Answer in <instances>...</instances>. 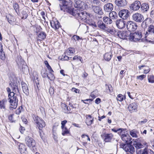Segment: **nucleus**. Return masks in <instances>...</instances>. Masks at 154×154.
<instances>
[{
  "instance_id": "1",
  "label": "nucleus",
  "mask_w": 154,
  "mask_h": 154,
  "mask_svg": "<svg viewBox=\"0 0 154 154\" xmlns=\"http://www.w3.org/2000/svg\"><path fill=\"white\" fill-rule=\"evenodd\" d=\"M10 85L11 87L12 90L13 91L11 92V89L9 88H6V90L8 93L9 102L10 104V108L12 109L16 108L17 106L18 99L15 95L14 92H16L17 91H19L18 88L17 84L16 82H11L10 83Z\"/></svg>"
},
{
  "instance_id": "2",
  "label": "nucleus",
  "mask_w": 154,
  "mask_h": 154,
  "mask_svg": "<svg viewBox=\"0 0 154 154\" xmlns=\"http://www.w3.org/2000/svg\"><path fill=\"white\" fill-rule=\"evenodd\" d=\"M125 130L124 129L121 130V132L120 134L121 136L122 140L126 143L131 144L132 143L131 141V138L129 134L127 133H125Z\"/></svg>"
},
{
  "instance_id": "3",
  "label": "nucleus",
  "mask_w": 154,
  "mask_h": 154,
  "mask_svg": "<svg viewBox=\"0 0 154 154\" xmlns=\"http://www.w3.org/2000/svg\"><path fill=\"white\" fill-rule=\"evenodd\" d=\"M90 14L86 12H84L79 10V12L77 13L76 16L79 17V18L85 22H88L90 18Z\"/></svg>"
},
{
  "instance_id": "4",
  "label": "nucleus",
  "mask_w": 154,
  "mask_h": 154,
  "mask_svg": "<svg viewBox=\"0 0 154 154\" xmlns=\"http://www.w3.org/2000/svg\"><path fill=\"white\" fill-rule=\"evenodd\" d=\"M34 122L40 131L45 126V123L44 121L37 116H34L33 117Z\"/></svg>"
},
{
  "instance_id": "5",
  "label": "nucleus",
  "mask_w": 154,
  "mask_h": 154,
  "mask_svg": "<svg viewBox=\"0 0 154 154\" xmlns=\"http://www.w3.org/2000/svg\"><path fill=\"white\" fill-rule=\"evenodd\" d=\"M142 36L140 31H138L134 33H131L129 39L131 41L137 42L140 40Z\"/></svg>"
},
{
  "instance_id": "6",
  "label": "nucleus",
  "mask_w": 154,
  "mask_h": 154,
  "mask_svg": "<svg viewBox=\"0 0 154 154\" xmlns=\"http://www.w3.org/2000/svg\"><path fill=\"white\" fill-rule=\"evenodd\" d=\"M98 27L101 29L110 33H114L115 31L113 28H109L107 27L103 22L100 21L98 23Z\"/></svg>"
},
{
  "instance_id": "7",
  "label": "nucleus",
  "mask_w": 154,
  "mask_h": 154,
  "mask_svg": "<svg viewBox=\"0 0 154 154\" xmlns=\"http://www.w3.org/2000/svg\"><path fill=\"white\" fill-rule=\"evenodd\" d=\"M59 6L61 10L65 12L66 9L71 7V3L69 1L61 0L59 2Z\"/></svg>"
},
{
  "instance_id": "8",
  "label": "nucleus",
  "mask_w": 154,
  "mask_h": 154,
  "mask_svg": "<svg viewBox=\"0 0 154 154\" xmlns=\"http://www.w3.org/2000/svg\"><path fill=\"white\" fill-rule=\"evenodd\" d=\"M25 142L26 145L28 147L31 148H32L33 151H35L34 148L35 147V141L32 138L28 136L26 138Z\"/></svg>"
},
{
  "instance_id": "9",
  "label": "nucleus",
  "mask_w": 154,
  "mask_h": 154,
  "mask_svg": "<svg viewBox=\"0 0 154 154\" xmlns=\"http://www.w3.org/2000/svg\"><path fill=\"white\" fill-rule=\"evenodd\" d=\"M127 29L129 31H134L137 28V26L136 23L131 21H128L126 24Z\"/></svg>"
},
{
  "instance_id": "10",
  "label": "nucleus",
  "mask_w": 154,
  "mask_h": 154,
  "mask_svg": "<svg viewBox=\"0 0 154 154\" xmlns=\"http://www.w3.org/2000/svg\"><path fill=\"white\" fill-rule=\"evenodd\" d=\"M121 147H122L128 154L129 153L133 154L135 152L134 147L131 145L128 144L126 145L124 144L121 145Z\"/></svg>"
},
{
  "instance_id": "11",
  "label": "nucleus",
  "mask_w": 154,
  "mask_h": 154,
  "mask_svg": "<svg viewBox=\"0 0 154 154\" xmlns=\"http://www.w3.org/2000/svg\"><path fill=\"white\" fill-rule=\"evenodd\" d=\"M129 11L127 9H122L119 12V17L123 20L127 19L129 17Z\"/></svg>"
},
{
  "instance_id": "12",
  "label": "nucleus",
  "mask_w": 154,
  "mask_h": 154,
  "mask_svg": "<svg viewBox=\"0 0 154 154\" xmlns=\"http://www.w3.org/2000/svg\"><path fill=\"white\" fill-rule=\"evenodd\" d=\"M132 17L134 21L138 23L141 22L144 19L143 15L138 13L134 14L132 15Z\"/></svg>"
},
{
  "instance_id": "13",
  "label": "nucleus",
  "mask_w": 154,
  "mask_h": 154,
  "mask_svg": "<svg viewBox=\"0 0 154 154\" xmlns=\"http://www.w3.org/2000/svg\"><path fill=\"white\" fill-rule=\"evenodd\" d=\"M116 24L118 28L122 29L125 27L126 22L122 19H118L116 21Z\"/></svg>"
},
{
  "instance_id": "14",
  "label": "nucleus",
  "mask_w": 154,
  "mask_h": 154,
  "mask_svg": "<svg viewBox=\"0 0 154 154\" xmlns=\"http://www.w3.org/2000/svg\"><path fill=\"white\" fill-rule=\"evenodd\" d=\"M141 5L140 2L139 1H136L130 5V8L132 10L137 11L140 8Z\"/></svg>"
},
{
  "instance_id": "15",
  "label": "nucleus",
  "mask_w": 154,
  "mask_h": 154,
  "mask_svg": "<svg viewBox=\"0 0 154 154\" xmlns=\"http://www.w3.org/2000/svg\"><path fill=\"white\" fill-rule=\"evenodd\" d=\"M50 23L51 27L55 30L58 29L60 27V23L58 20L55 18L53 19Z\"/></svg>"
},
{
  "instance_id": "16",
  "label": "nucleus",
  "mask_w": 154,
  "mask_h": 154,
  "mask_svg": "<svg viewBox=\"0 0 154 154\" xmlns=\"http://www.w3.org/2000/svg\"><path fill=\"white\" fill-rule=\"evenodd\" d=\"M137 105L135 103H133L130 104L128 107L129 111L131 112H136L137 110Z\"/></svg>"
},
{
  "instance_id": "17",
  "label": "nucleus",
  "mask_w": 154,
  "mask_h": 154,
  "mask_svg": "<svg viewBox=\"0 0 154 154\" xmlns=\"http://www.w3.org/2000/svg\"><path fill=\"white\" fill-rule=\"evenodd\" d=\"M113 8V5L111 3H108L106 4L103 7L104 11L107 12H110L111 11Z\"/></svg>"
},
{
  "instance_id": "18",
  "label": "nucleus",
  "mask_w": 154,
  "mask_h": 154,
  "mask_svg": "<svg viewBox=\"0 0 154 154\" xmlns=\"http://www.w3.org/2000/svg\"><path fill=\"white\" fill-rule=\"evenodd\" d=\"M118 36L120 38L124 39L128 36L129 34L127 31H122L118 32Z\"/></svg>"
},
{
  "instance_id": "19",
  "label": "nucleus",
  "mask_w": 154,
  "mask_h": 154,
  "mask_svg": "<svg viewBox=\"0 0 154 154\" xmlns=\"http://www.w3.org/2000/svg\"><path fill=\"white\" fill-rule=\"evenodd\" d=\"M19 149L21 154H27L26 146L23 143H20L19 145Z\"/></svg>"
},
{
  "instance_id": "20",
  "label": "nucleus",
  "mask_w": 154,
  "mask_h": 154,
  "mask_svg": "<svg viewBox=\"0 0 154 154\" xmlns=\"http://www.w3.org/2000/svg\"><path fill=\"white\" fill-rule=\"evenodd\" d=\"M92 8L95 13L100 15L103 14L102 10L100 7L98 6L93 5Z\"/></svg>"
},
{
  "instance_id": "21",
  "label": "nucleus",
  "mask_w": 154,
  "mask_h": 154,
  "mask_svg": "<svg viewBox=\"0 0 154 154\" xmlns=\"http://www.w3.org/2000/svg\"><path fill=\"white\" fill-rule=\"evenodd\" d=\"M115 2L119 7H124L127 5L126 0H115Z\"/></svg>"
},
{
  "instance_id": "22",
  "label": "nucleus",
  "mask_w": 154,
  "mask_h": 154,
  "mask_svg": "<svg viewBox=\"0 0 154 154\" xmlns=\"http://www.w3.org/2000/svg\"><path fill=\"white\" fill-rule=\"evenodd\" d=\"M65 11L69 13V14L72 15H73L76 16L77 12L78 13L79 12V9H76L74 10L73 8H71L70 7L68 8H67L66 9Z\"/></svg>"
},
{
  "instance_id": "23",
  "label": "nucleus",
  "mask_w": 154,
  "mask_h": 154,
  "mask_svg": "<svg viewBox=\"0 0 154 154\" xmlns=\"http://www.w3.org/2000/svg\"><path fill=\"white\" fill-rule=\"evenodd\" d=\"M113 137V135L111 133L105 134H104V140L105 142H110Z\"/></svg>"
},
{
  "instance_id": "24",
  "label": "nucleus",
  "mask_w": 154,
  "mask_h": 154,
  "mask_svg": "<svg viewBox=\"0 0 154 154\" xmlns=\"http://www.w3.org/2000/svg\"><path fill=\"white\" fill-rule=\"evenodd\" d=\"M151 23V19L149 18L146 19L142 23L141 26L144 29L149 26V25Z\"/></svg>"
},
{
  "instance_id": "25",
  "label": "nucleus",
  "mask_w": 154,
  "mask_h": 154,
  "mask_svg": "<svg viewBox=\"0 0 154 154\" xmlns=\"http://www.w3.org/2000/svg\"><path fill=\"white\" fill-rule=\"evenodd\" d=\"M145 38L147 41L150 42H154V32L148 34H145Z\"/></svg>"
},
{
  "instance_id": "26",
  "label": "nucleus",
  "mask_w": 154,
  "mask_h": 154,
  "mask_svg": "<svg viewBox=\"0 0 154 154\" xmlns=\"http://www.w3.org/2000/svg\"><path fill=\"white\" fill-rule=\"evenodd\" d=\"M22 87L23 91L24 93L26 95H29V93L28 88L27 85L24 82H22Z\"/></svg>"
},
{
  "instance_id": "27",
  "label": "nucleus",
  "mask_w": 154,
  "mask_h": 154,
  "mask_svg": "<svg viewBox=\"0 0 154 154\" xmlns=\"http://www.w3.org/2000/svg\"><path fill=\"white\" fill-rule=\"evenodd\" d=\"M84 2L80 0H75L74 6L76 8H81L83 6Z\"/></svg>"
},
{
  "instance_id": "28",
  "label": "nucleus",
  "mask_w": 154,
  "mask_h": 154,
  "mask_svg": "<svg viewBox=\"0 0 154 154\" xmlns=\"http://www.w3.org/2000/svg\"><path fill=\"white\" fill-rule=\"evenodd\" d=\"M154 32V26L151 25L147 28L145 34H148Z\"/></svg>"
},
{
  "instance_id": "29",
  "label": "nucleus",
  "mask_w": 154,
  "mask_h": 154,
  "mask_svg": "<svg viewBox=\"0 0 154 154\" xmlns=\"http://www.w3.org/2000/svg\"><path fill=\"white\" fill-rule=\"evenodd\" d=\"M103 20L104 22L107 24H110L112 22V21L110 18L106 16L103 17Z\"/></svg>"
},
{
  "instance_id": "30",
  "label": "nucleus",
  "mask_w": 154,
  "mask_h": 154,
  "mask_svg": "<svg viewBox=\"0 0 154 154\" xmlns=\"http://www.w3.org/2000/svg\"><path fill=\"white\" fill-rule=\"evenodd\" d=\"M112 55L110 53H107L104 55L105 60L107 61H109L111 58Z\"/></svg>"
},
{
  "instance_id": "31",
  "label": "nucleus",
  "mask_w": 154,
  "mask_h": 154,
  "mask_svg": "<svg viewBox=\"0 0 154 154\" xmlns=\"http://www.w3.org/2000/svg\"><path fill=\"white\" fill-rule=\"evenodd\" d=\"M75 51V49L74 48H70L65 52L66 54L67 55H70L71 54H74Z\"/></svg>"
},
{
  "instance_id": "32",
  "label": "nucleus",
  "mask_w": 154,
  "mask_h": 154,
  "mask_svg": "<svg viewBox=\"0 0 154 154\" xmlns=\"http://www.w3.org/2000/svg\"><path fill=\"white\" fill-rule=\"evenodd\" d=\"M46 35L45 33L44 32H40L38 35V39L39 40H41L45 39Z\"/></svg>"
},
{
  "instance_id": "33",
  "label": "nucleus",
  "mask_w": 154,
  "mask_h": 154,
  "mask_svg": "<svg viewBox=\"0 0 154 154\" xmlns=\"http://www.w3.org/2000/svg\"><path fill=\"white\" fill-rule=\"evenodd\" d=\"M149 9V5L146 3H143L141 5V9L143 11H147Z\"/></svg>"
},
{
  "instance_id": "34",
  "label": "nucleus",
  "mask_w": 154,
  "mask_h": 154,
  "mask_svg": "<svg viewBox=\"0 0 154 154\" xmlns=\"http://www.w3.org/2000/svg\"><path fill=\"white\" fill-rule=\"evenodd\" d=\"M109 14V17L112 19H115L117 17L116 12L114 11H111Z\"/></svg>"
},
{
  "instance_id": "35",
  "label": "nucleus",
  "mask_w": 154,
  "mask_h": 154,
  "mask_svg": "<svg viewBox=\"0 0 154 154\" xmlns=\"http://www.w3.org/2000/svg\"><path fill=\"white\" fill-rule=\"evenodd\" d=\"M134 145L136 148L137 149L141 148L143 146L141 143L138 142L136 141H135L134 142Z\"/></svg>"
},
{
  "instance_id": "36",
  "label": "nucleus",
  "mask_w": 154,
  "mask_h": 154,
  "mask_svg": "<svg viewBox=\"0 0 154 154\" xmlns=\"http://www.w3.org/2000/svg\"><path fill=\"white\" fill-rule=\"evenodd\" d=\"M91 2H87L86 3H84L83 5L84 7L86 9H87L88 8H91L93 5L91 4Z\"/></svg>"
},
{
  "instance_id": "37",
  "label": "nucleus",
  "mask_w": 154,
  "mask_h": 154,
  "mask_svg": "<svg viewBox=\"0 0 154 154\" xmlns=\"http://www.w3.org/2000/svg\"><path fill=\"white\" fill-rule=\"evenodd\" d=\"M0 59L3 61L5 60L6 55L4 51L0 52Z\"/></svg>"
},
{
  "instance_id": "38",
  "label": "nucleus",
  "mask_w": 154,
  "mask_h": 154,
  "mask_svg": "<svg viewBox=\"0 0 154 154\" xmlns=\"http://www.w3.org/2000/svg\"><path fill=\"white\" fill-rule=\"evenodd\" d=\"M7 101L6 100H3L2 101L0 100V109H5V103Z\"/></svg>"
},
{
  "instance_id": "39",
  "label": "nucleus",
  "mask_w": 154,
  "mask_h": 154,
  "mask_svg": "<svg viewBox=\"0 0 154 154\" xmlns=\"http://www.w3.org/2000/svg\"><path fill=\"white\" fill-rule=\"evenodd\" d=\"M94 118L89 119L86 117V123L88 125H90L93 123Z\"/></svg>"
},
{
  "instance_id": "40",
  "label": "nucleus",
  "mask_w": 154,
  "mask_h": 154,
  "mask_svg": "<svg viewBox=\"0 0 154 154\" xmlns=\"http://www.w3.org/2000/svg\"><path fill=\"white\" fill-rule=\"evenodd\" d=\"M62 129V134L63 136L69 133V131L66 127H64Z\"/></svg>"
},
{
  "instance_id": "41",
  "label": "nucleus",
  "mask_w": 154,
  "mask_h": 154,
  "mask_svg": "<svg viewBox=\"0 0 154 154\" xmlns=\"http://www.w3.org/2000/svg\"><path fill=\"white\" fill-rule=\"evenodd\" d=\"M148 82L151 83H154V76L153 75H149L148 76Z\"/></svg>"
},
{
  "instance_id": "42",
  "label": "nucleus",
  "mask_w": 154,
  "mask_h": 154,
  "mask_svg": "<svg viewBox=\"0 0 154 154\" xmlns=\"http://www.w3.org/2000/svg\"><path fill=\"white\" fill-rule=\"evenodd\" d=\"M53 72H49L47 75V77L50 80H53L54 79V76L53 74Z\"/></svg>"
},
{
  "instance_id": "43",
  "label": "nucleus",
  "mask_w": 154,
  "mask_h": 154,
  "mask_svg": "<svg viewBox=\"0 0 154 154\" xmlns=\"http://www.w3.org/2000/svg\"><path fill=\"white\" fill-rule=\"evenodd\" d=\"M28 10L27 9L24 10L23 11L22 14L23 15L22 18L26 19L27 18L28 16V14L27 13Z\"/></svg>"
},
{
  "instance_id": "44",
  "label": "nucleus",
  "mask_w": 154,
  "mask_h": 154,
  "mask_svg": "<svg viewBox=\"0 0 154 154\" xmlns=\"http://www.w3.org/2000/svg\"><path fill=\"white\" fill-rule=\"evenodd\" d=\"M136 131L134 130H132L130 132V134L133 137H137Z\"/></svg>"
},
{
  "instance_id": "45",
  "label": "nucleus",
  "mask_w": 154,
  "mask_h": 154,
  "mask_svg": "<svg viewBox=\"0 0 154 154\" xmlns=\"http://www.w3.org/2000/svg\"><path fill=\"white\" fill-rule=\"evenodd\" d=\"M147 149L145 148L143 150H140L138 152H137V154H147Z\"/></svg>"
},
{
  "instance_id": "46",
  "label": "nucleus",
  "mask_w": 154,
  "mask_h": 154,
  "mask_svg": "<svg viewBox=\"0 0 154 154\" xmlns=\"http://www.w3.org/2000/svg\"><path fill=\"white\" fill-rule=\"evenodd\" d=\"M13 6L14 10L15 11L16 13L18 14L19 12V6L18 4L17 3H15L13 4Z\"/></svg>"
},
{
  "instance_id": "47",
  "label": "nucleus",
  "mask_w": 154,
  "mask_h": 154,
  "mask_svg": "<svg viewBox=\"0 0 154 154\" xmlns=\"http://www.w3.org/2000/svg\"><path fill=\"white\" fill-rule=\"evenodd\" d=\"M124 96L121 94H119L116 98V99L118 101H122L124 99Z\"/></svg>"
},
{
  "instance_id": "48",
  "label": "nucleus",
  "mask_w": 154,
  "mask_h": 154,
  "mask_svg": "<svg viewBox=\"0 0 154 154\" xmlns=\"http://www.w3.org/2000/svg\"><path fill=\"white\" fill-rule=\"evenodd\" d=\"M127 94L129 97L131 99H133L135 96V94L132 92L130 93L129 92H128Z\"/></svg>"
},
{
  "instance_id": "49",
  "label": "nucleus",
  "mask_w": 154,
  "mask_h": 154,
  "mask_svg": "<svg viewBox=\"0 0 154 154\" xmlns=\"http://www.w3.org/2000/svg\"><path fill=\"white\" fill-rule=\"evenodd\" d=\"M146 76V75H142L138 76H137L136 78L137 79L141 81L145 78Z\"/></svg>"
},
{
  "instance_id": "50",
  "label": "nucleus",
  "mask_w": 154,
  "mask_h": 154,
  "mask_svg": "<svg viewBox=\"0 0 154 154\" xmlns=\"http://www.w3.org/2000/svg\"><path fill=\"white\" fill-rule=\"evenodd\" d=\"M27 66L26 65H25L24 66H22V71L25 73L27 70Z\"/></svg>"
},
{
  "instance_id": "51",
  "label": "nucleus",
  "mask_w": 154,
  "mask_h": 154,
  "mask_svg": "<svg viewBox=\"0 0 154 154\" xmlns=\"http://www.w3.org/2000/svg\"><path fill=\"white\" fill-rule=\"evenodd\" d=\"M88 23L90 25H91L93 26H94L95 27H96L97 26L96 24H95V23L94 21H92L91 22H89V21H88Z\"/></svg>"
},
{
  "instance_id": "52",
  "label": "nucleus",
  "mask_w": 154,
  "mask_h": 154,
  "mask_svg": "<svg viewBox=\"0 0 154 154\" xmlns=\"http://www.w3.org/2000/svg\"><path fill=\"white\" fill-rule=\"evenodd\" d=\"M82 58L80 56H75L73 58V60H79L82 63Z\"/></svg>"
},
{
  "instance_id": "53",
  "label": "nucleus",
  "mask_w": 154,
  "mask_h": 154,
  "mask_svg": "<svg viewBox=\"0 0 154 154\" xmlns=\"http://www.w3.org/2000/svg\"><path fill=\"white\" fill-rule=\"evenodd\" d=\"M72 40L76 41V40H78L80 38L79 36L75 35L72 37Z\"/></svg>"
},
{
  "instance_id": "54",
  "label": "nucleus",
  "mask_w": 154,
  "mask_h": 154,
  "mask_svg": "<svg viewBox=\"0 0 154 154\" xmlns=\"http://www.w3.org/2000/svg\"><path fill=\"white\" fill-rule=\"evenodd\" d=\"M65 54L64 56H63L62 59L64 60H67L69 59V57L66 56L67 55V54H66L65 53Z\"/></svg>"
},
{
  "instance_id": "55",
  "label": "nucleus",
  "mask_w": 154,
  "mask_h": 154,
  "mask_svg": "<svg viewBox=\"0 0 154 154\" xmlns=\"http://www.w3.org/2000/svg\"><path fill=\"white\" fill-rule=\"evenodd\" d=\"M6 18L8 19V22L10 24H12L14 23V21L12 20L9 19L10 18L9 16L8 17H7V16H6Z\"/></svg>"
},
{
  "instance_id": "56",
  "label": "nucleus",
  "mask_w": 154,
  "mask_h": 154,
  "mask_svg": "<svg viewBox=\"0 0 154 154\" xmlns=\"http://www.w3.org/2000/svg\"><path fill=\"white\" fill-rule=\"evenodd\" d=\"M22 107H20L19 109H17L16 110V113L17 114H19L21 112L22 110Z\"/></svg>"
},
{
  "instance_id": "57",
  "label": "nucleus",
  "mask_w": 154,
  "mask_h": 154,
  "mask_svg": "<svg viewBox=\"0 0 154 154\" xmlns=\"http://www.w3.org/2000/svg\"><path fill=\"white\" fill-rule=\"evenodd\" d=\"M67 122V121L65 120H64L63 121L61 122V128H63L65 127V124Z\"/></svg>"
},
{
  "instance_id": "58",
  "label": "nucleus",
  "mask_w": 154,
  "mask_h": 154,
  "mask_svg": "<svg viewBox=\"0 0 154 154\" xmlns=\"http://www.w3.org/2000/svg\"><path fill=\"white\" fill-rule=\"evenodd\" d=\"M122 129H118L117 130H116L115 129L113 128V129H112V131H113L115 132H116L117 131H119L118 133H120V132H121V130Z\"/></svg>"
},
{
  "instance_id": "59",
  "label": "nucleus",
  "mask_w": 154,
  "mask_h": 154,
  "mask_svg": "<svg viewBox=\"0 0 154 154\" xmlns=\"http://www.w3.org/2000/svg\"><path fill=\"white\" fill-rule=\"evenodd\" d=\"M61 106H62V107H63V109L65 110H68V107H67L66 105L65 104L63 103L62 104Z\"/></svg>"
},
{
  "instance_id": "60",
  "label": "nucleus",
  "mask_w": 154,
  "mask_h": 154,
  "mask_svg": "<svg viewBox=\"0 0 154 154\" xmlns=\"http://www.w3.org/2000/svg\"><path fill=\"white\" fill-rule=\"evenodd\" d=\"M72 91L76 93H79V90L77 89H76L75 88H72Z\"/></svg>"
},
{
  "instance_id": "61",
  "label": "nucleus",
  "mask_w": 154,
  "mask_h": 154,
  "mask_svg": "<svg viewBox=\"0 0 154 154\" xmlns=\"http://www.w3.org/2000/svg\"><path fill=\"white\" fill-rule=\"evenodd\" d=\"M47 67L49 71V72H54L53 70L50 65H48V66H47Z\"/></svg>"
},
{
  "instance_id": "62",
  "label": "nucleus",
  "mask_w": 154,
  "mask_h": 154,
  "mask_svg": "<svg viewBox=\"0 0 154 154\" xmlns=\"http://www.w3.org/2000/svg\"><path fill=\"white\" fill-rule=\"evenodd\" d=\"M13 115H9L8 117L10 121L11 122H13Z\"/></svg>"
},
{
  "instance_id": "63",
  "label": "nucleus",
  "mask_w": 154,
  "mask_h": 154,
  "mask_svg": "<svg viewBox=\"0 0 154 154\" xmlns=\"http://www.w3.org/2000/svg\"><path fill=\"white\" fill-rule=\"evenodd\" d=\"M82 138H84L85 137H86L87 138V140H88L89 141H90V138H89V137H88V136L87 135H85V134H82Z\"/></svg>"
},
{
  "instance_id": "64",
  "label": "nucleus",
  "mask_w": 154,
  "mask_h": 154,
  "mask_svg": "<svg viewBox=\"0 0 154 154\" xmlns=\"http://www.w3.org/2000/svg\"><path fill=\"white\" fill-rule=\"evenodd\" d=\"M150 71V69L149 68V67H147L146 69H144V73L145 74H147Z\"/></svg>"
}]
</instances>
